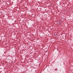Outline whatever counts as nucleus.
Returning <instances> with one entry per match:
<instances>
[{"mask_svg":"<svg viewBox=\"0 0 73 73\" xmlns=\"http://www.w3.org/2000/svg\"><path fill=\"white\" fill-rule=\"evenodd\" d=\"M57 70H58V69H57V68H56V69H55L54 70H56V71H57Z\"/></svg>","mask_w":73,"mask_h":73,"instance_id":"1","label":"nucleus"}]
</instances>
